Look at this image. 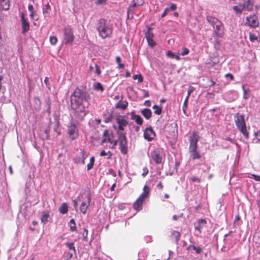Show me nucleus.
<instances>
[{"instance_id": "obj_32", "label": "nucleus", "mask_w": 260, "mask_h": 260, "mask_svg": "<svg viewBox=\"0 0 260 260\" xmlns=\"http://www.w3.org/2000/svg\"><path fill=\"white\" fill-rule=\"evenodd\" d=\"M245 2L241 4L244 6V9H246L248 11H250L252 9V5L250 4V0H245Z\"/></svg>"}, {"instance_id": "obj_22", "label": "nucleus", "mask_w": 260, "mask_h": 260, "mask_svg": "<svg viewBox=\"0 0 260 260\" xmlns=\"http://www.w3.org/2000/svg\"><path fill=\"white\" fill-rule=\"evenodd\" d=\"M207 21L209 22L213 28L217 24H219V21L217 18L212 16H207Z\"/></svg>"}, {"instance_id": "obj_58", "label": "nucleus", "mask_w": 260, "mask_h": 260, "mask_svg": "<svg viewBox=\"0 0 260 260\" xmlns=\"http://www.w3.org/2000/svg\"><path fill=\"white\" fill-rule=\"evenodd\" d=\"M169 11V9L168 8H166L165 11L161 14V18H163L165 16H166V15L167 14V13H168Z\"/></svg>"}, {"instance_id": "obj_54", "label": "nucleus", "mask_w": 260, "mask_h": 260, "mask_svg": "<svg viewBox=\"0 0 260 260\" xmlns=\"http://www.w3.org/2000/svg\"><path fill=\"white\" fill-rule=\"evenodd\" d=\"M143 172L142 175L143 177H145L148 173V169L147 168L144 167L143 169Z\"/></svg>"}, {"instance_id": "obj_23", "label": "nucleus", "mask_w": 260, "mask_h": 260, "mask_svg": "<svg viewBox=\"0 0 260 260\" xmlns=\"http://www.w3.org/2000/svg\"><path fill=\"white\" fill-rule=\"evenodd\" d=\"M170 237L172 240L177 243L180 238V234L178 231H173L171 233Z\"/></svg>"}, {"instance_id": "obj_43", "label": "nucleus", "mask_w": 260, "mask_h": 260, "mask_svg": "<svg viewBox=\"0 0 260 260\" xmlns=\"http://www.w3.org/2000/svg\"><path fill=\"white\" fill-rule=\"evenodd\" d=\"M108 154H109V156H108V159H110L111 158V156H112V154L110 152V151H108V152H106L105 150H102L101 152H100V156H105L106 155H107Z\"/></svg>"}, {"instance_id": "obj_9", "label": "nucleus", "mask_w": 260, "mask_h": 260, "mask_svg": "<svg viewBox=\"0 0 260 260\" xmlns=\"http://www.w3.org/2000/svg\"><path fill=\"white\" fill-rule=\"evenodd\" d=\"M245 25L252 28L257 27L259 25L257 16L255 14L247 16L246 18Z\"/></svg>"}, {"instance_id": "obj_4", "label": "nucleus", "mask_w": 260, "mask_h": 260, "mask_svg": "<svg viewBox=\"0 0 260 260\" xmlns=\"http://www.w3.org/2000/svg\"><path fill=\"white\" fill-rule=\"evenodd\" d=\"M234 120L237 129L246 139H248L249 138V133L247 129L244 115L237 113L235 115Z\"/></svg>"}, {"instance_id": "obj_46", "label": "nucleus", "mask_w": 260, "mask_h": 260, "mask_svg": "<svg viewBox=\"0 0 260 260\" xmlns=\"http://www.w3.org/2000/svg\"><path fill=\"white\" fill-rule=\"evenodd\" d=\"M133 2L135 3L137 6H141L144 4V0H133Z\"/></svg>"}, {"instance_id": "obj_39", "label": "nucleus", "mask_w": 260, "mask_h": 260, "mask_svg": "<svg viewBox=\"0 0 260 260\" xmlns=\"http://www.w3.org/2000/svg\"><path fill=\"white\" fill-rule=\"evenodd\" d=\"M133 79L134 80H136L138 79L139 83H141L143 81V78L142 76L141 75V74H140L139 75H134L133 76Z\"/></svg>"}, {"instance_id": "obj_63", "label": "nucleus", "mask_w": 260, "mask_h": 260, "mask_svg": "<svg viewBox=\"0 0 260 260\" xmlns=\"http://www.w3.org/2000/svg\"><path fill=\"white\" fill-rule=\"evenodd\" d=\"M253 179L257 181H260V176L256 175H252Z\"/></svg>"}, {"instance_id": "obj_27", "label": "nucleus", "mask_w": 260, "mask_h": 260, "mask_svg": "<svg viewBox=\"0 0 260 260\" xmlns=\"http://www.w3.org/2000/svg\"><path fill=\"white\" fill-rule=\"evenodd\" d=\"M186 249L187 250L192 249L196 251L197 254H200L202 251V249L200 247L196 246L194 245H189L186 247Z\"/></svg>"}, {"instance_id": "obj_28", "label": "nucleus", "mask_w": 260, "mask_h": 260, "mask_svg": "<svg viewBox=\"0 0 260 260\" xmlns=\"http://www.w3.org/2000/svg\"><path fill=\"white\" fill-rule=\"evenodd\" d=\"M59 212L62 214L68 212V206L66 203H62L59 208Z\"/></svg>"}, {"instance_id": "obj_3", "label": "nucleus", "mask_w": 260, "mask_h": 260, "mask_svg": "<svg viewBox=\"0 0 260 260\" xmlns=\"http://www.w3.org/2000/svg\"><path fill=\"white\" fill-rule=\"evenodd\" d=\"M200 139V136L197 132H193L189 137V152L190 157L192 159H199L201 155L197 151L198 142Z\"/></svg>"}, {"instance_id": "obj_29", "label": "nucleus", "mask_w": 260, "mask_h": 260, "mask_svg": "<svg viewBox=\"0 0 260 260\" xmlns=\"http://www.w3.org/2000/svg\"><path fill=\"white\" fill-rule=\"evenodd\" d=\"M135 10L136 9L131 5L128 7L127 11V16L128 19H132L134 18L133 14Z\"/></svg>"}, {"instance_id": "obj_53", "label": "nucleus", "mask_w": 260, "mask_h": 260, "mask_svg": "<svg viewBox=\"0 0 260 260\" xmlns=\"http://www.w3.org/2000/svg\"><path fill=\"white\" fill-rule=\"evenodd\" d=\"M166 55L172 58H174L175 57V54L171 51H168L166 53Z\"/></svg>"}, {"instance_id": "obj_38", "label": "nucleus", "mask_w": 260, "mask_h": 260, "mask_svg": "<svg viewBox=\"0 0 260 260\" xmlns=\"http://www.w3.org/2000/svg\"><path fill=\"white\" fill-rule=\"evenodd\" d=\"M189 97L186 96L185 99L184 100L182 110L184 113H185V111L187 108V104H188V101Z\"/></svg>"}, {"instance_id": "obj_25", "label": "nucleus", "mask_w": 260, "mask_h": 260, "mask_svg": "<svg viewBox=\"0 0 260 260\" xmlns=\"http://www.w3.org/2000/svg\"><path fill=\"white\" fill-rule=\"evenodd\" d=\"M142 115L146 119H149L152 116V112L150 109L145 108L141 111Z\"/></svg>"}, {"instance_id": "obj_49", "label": "nucleus", "mask_w": 260, "mask_h": 260, "mask_svg": "<svg viewBox=\"0 0 260 260\" xmlns=\"http://www.w3.org/2000/svg\"><path fill=\"white\" fill-rule=\"evenodd\" d=\"M188 53H189V50L187 48L184 47L182 48V51L181 53V55L182 56L186 55L188 54Z\"/></svg>"}, {"instance_id": "obj_15", "label": "nucleus", "mask_w": 260, "mask_h": 260, "mask_svg": "<svg viewBox=\"0 0 260 260\" xmlns=\"http://www.w3.org/2000/svg\"><path fill=\"white\" fill-rule=\"evenodd\" d=\"M87 201L82 202L80 207V211L84 214H85L87 209L90 206L91 198L90 194H88L86 196Z\"/></svg>"}, {"instance_id": "obj_61", "label": "nucleus", "mask_w": 260, "mask_h": 260, "mask_svg": "<svg viewBox=\"0 0 260 260\" xmlns=\"http://www.w3.org/2000/svg\"><path fill=\"white\" fill-rule=\"evenodd\" d=\"M111 120H112V117H111V116H110L108 117H106L105 119L104 122H105V123H109L110 121H111Z\"/></svg>"}, {"instance_id": "obj_6", "label": "nucleus", "mask_w": 260, "mask_h": 260, "mask_svg": "<svg viewBox=\"0 0 260 260\" xmlns=\"http://www.w3.org/2000/svg\"><path fill=\"white\" fill-rule=\"evenodd\" d=\"M116 134L119 136L118 145L120 152L123 154H126L128 152V145L126 133L116 132Z\"/></svg>"}, {"instance_id": "obj_55", "label": "nucleus", "mask_w": 260, "mask_h": 260, "mask_svg": "<svg viewBox=\"0 0 260 260\" xmlns=\"http://www.w3.org/2000/svg\"><path fill=\"white\" fill-rule=\"evenodd\" d=\"M242 89H243V92H244L243 98L245 99H247L248 96H247V91H246V89L245 88L244 86H243V85L242 86Z\"/></svg>"}, {"instance_id": "obj_26", "label": "nucleus", "mask_w": 260, "mask_h": 260, "mask_svg": "<svg viewBox=\"0 0 260 260\" xmlns=\"http://www.w3.org/2000/svg\"><path fill=\"white\" fill-rule=\"evenodd\" d=\"M128 106V102L126 101H119L116 105V108H119L122 110H125Z\"/></svg>"}, {"instance_id": "obj_35", "label": "nucleus", "mask_w": 260, "mask_h": 260, "mask_svg": "<svg viewBox=\"0 0 260 260\" xmlns=\"http://www.w3.org/2000/svg\"><path fill=\"white\" fill-rule=\"evenodd\" d=\"M121 59L119 56H117L116 57V62L118 64V69H123L124 67V65L123 63H121Z\"/></svg>"}, {"instance_id": "obj_16", "label": "nucleus", "mask_w": 260, "mask_h": 260, "mask_svg": "<svg viewBox=\"0 0 260 260\" xmlns=\"http://www.w3.org/2000/svg\"><path fill=\"white\" fill-rule=\"evenodd\" d=\"M214 33L218 37H222L224 34V28L222 23L221 21L219 22V24H217L214 28Z\"/></svg>"}, {"instance_id": "obj_11", "label": "nucleus", "mask_w": 260, "mask_h": 260, "mask_svg": "<svg viewBox=\"0 0 260 260\" xmlns=\"http://www.w3.org/2000/svg\"><path fill=\"white\" fill-rule=\"evenodd\" d=\"M64 41L66 44L71 45L74 40V36L72 28L66 27L63 29Z\"/></svg>"}, {"instance_id": "obj_34", "label": "nucleus", "mask_w": 260, "mask_h": 260, "mask_svg": "<svg viewBox=\"0 0 260 260\" xmlns=\"http://www.w3.org/2000/svg\"><path fill=\"white\" fill-rule=\"evenodd\" d=\"M152 108L154 110V113L157 115H160L162 112V108L156 105H153Z\"/></svg>"}, {"instance_id": "obj_5", "label": "nucleus", "mask_w": 260, "mask_h": 260, "mask_svg": "<svg viewBox=\"0 0 260 260\" xmlns=\"http://www.w3.org/2000/svg\"><path fill=\"white\" fill-rule=\"evenodd\" d=\"M150 192V188L145 185L143 187V192L139 196L138 199L134 203L133 207L137 211H140L142 209V205L145 200L148 197Z\"/></svg>"}, {"instance_id": "obj_60", "label": "nucleus", "mask_w": 260, "mask_h": 260, "mask_svg": "<svg viewBox=\"0 0 260 260\" xmlns=\"http://www.w3.org/2000/svg\"><path fill=\"white\" fill-rule=\"evenodd\" d=\"M225 77L230 78L231 80H233L234 79V76L231 73H228L225 74Z\"/></svg>"}, {"instance_id": "obj_10", "label": "nucleus", "mask_w": 260, "mask_h": 260, "mask_svg": "<svg viewBox=\"0 0 260 260\" xmlns=\"http://www.w3.org/2000/svg\"><path fill=\"white\" fill-rule=\"evenodd\" d=\"M67 133L71 140H74L76 139L79 135L78 129L76 124L71 122L70 124L68 126Z\"/></svg>"}, {"instance_id": "obj_24", "label": "nucleus", "mask_w": 260, "mask_h": 260, "mask_svg": "<svg viewBox=\"0 0 260 260\" xmlns=\"http://www.w3.org/2000/svg\"><path fill=\"white\" fill-rule=\"evenodd\" d=\"M51 11V6L47 3L42 8L43 14L45 17H48L50 15V12Z\"/></svg>"}, {"instance_id": "obj_59", "label": "nucleus", "mask_w": 260, "mask_h": 260, "mask_svg": "<svg viewBox=\"0 0 260 260\" xmlns=\"http://www.w3.org/2000/svg\"><path fill=\"white\" fill-rule=\"evenodd\" d=\"M94 164L89 162L87 165V170L89 171L91 170L93 167Z\"/></svg>"}, {"instance_id": "obj_64", "label": "nucleus", "mask_w": 260, "mask_h": 260, "mask_svg": "<svg viewBox=\"0 0 260 260\" xmlns=\"http://www.w3.org/2000/svg\"><path fill=\"white\" fill-rule=\"evenodd\" d=\"M143 91L144 92V95H143L144 98H147L149 96V92H148V91H147L145 89H143Z\"/></svg>"}, {"instance_id": "obj_31", "label": "nucleus", "mask_w": 260, "mask_h": 260, "mask_svg": "<svg viewBox=\"0 0 260 260\" xmlns=\"http://www.w3.org/2000/svg\"><path fill=\"white\" fill-rule=\"evenodd\" d=\"M49 217V213L47 212H43L42 213V216L41 218V220L42 222L44 223H46L48 221V218Z\"/></svg>"}, {"instance_id": "obj_12", "label": "nucleus", "mask_w": 260, "mask_h": 260, "mask_svg": "<svg viewBox=\"0 0 260 260\" xmlns=\"http://www.w3.org/2000/svg\"><path fill=\"white\" fill-rule=\"evenodd\" d=\"M21 22L22 27V34H24L27 32L30 28L29 22L28 19L25 17L23 13L21 14Z\"/></svg>"}, {"instance_id": "obj_7", "label": "nucleus", "mask_w": 260, "mask_h": 260, "mask_svg": "<svg viewBox=\"0 0 260 260\" xmlns=\"http://www.w3.org/2000/svg\"><path fill=\"white\" fill-rule=\"evenodd\" d=\"M116 122L118 124L116 128L113 125V127L116 130V132H123L125 127L128 125V122L125 116H118L116 118Z\"/></svg>"}, {"instance_id": "obj_14", "label": "nucleus", "mask_w": 260, "mask_h": 260, "mask_svg": "<svg viewBox=\"0 0 260 260\" xmlns=\"http://www.w3.org/2000/svg\"><path fill=\"white\" fill-rule=\"evenodd\" d=\"M151 28L149 27L147 29V31L145 34V37L147 39L149 45L151 47H154L156 45V43L153 40L154 35L151 31Z\"/></svg>"}, {"instance_id": "obj_45", "label": "nucleus", "mask_w": 260, "mask_h": 260, "mask_svg": "<svg viewBox=\"0 0 260 260\" xmlns=\"http://www.w3.org/2000/svg\"><path fill=\"white\" fill-rule=\"evenodd\" d=\"M33 15L30 16L31 19L35 20L36 21H38L39 19V15L37 14L36 12L34 11V12L32 13Z\"/></svg>"}, {"instance_id": "obj_20", "label": "nucleus", "mask_w": 260, "mask_h": 260, "mask_svg": "<svg viewBox=\"0 0 260 260\" xmlns=\"http://www.w3.org/2000/svg\"><path fill=\"white\" fill-rule=\"evenodd\" d=\"M207 221L204 219H200L198 220L197 225L194 227V229L198 231L199 233H201V229L206 224Z\"/></svg>"}, {"instance_id": "obj_52", "label": "nucleus", "mask_w": 260, "mask_h": 260, "mask_svg": "<svg viewBox=\"0 0 260 260\" xmlns=\"http://www.w3.org/2000/svg\"><path fill=\"white\" fill-rule=\"evenodd\" d=\"M107 1V0H98L95 2V4L96 5H105Z\"/></svg>"}, {"instance_id": "obj_30", "label": "nucleus", "mask_w": 260, "mask_h": 260, "mask_svg": "<svg viewBox=\"0 0 260 260\" xmlns=\"http://www.w3.org/2000/svg\"><path fill=\"white\" fill-rule=\"evenodd\" d=\"M244 9V6L240 4L239 6H235L233 7V10L236 14H241L242 11Z\"/></svg>"}, {"instance_id": "obj_51", "label": "nucleus", "mask_w": 260, "mask_h": 260, "mask_svg": "<svg viewBox=\"0 0 260 260\" xmlns=\"http://www.w3.org/2000/svg\"><path fill=\"white\" fill-rule=\"evenodd\" d=\"M95 73L97 75V76H100L101 74V71L100 70V67L98 66L97 64H95Z\"/></svg>"}, {"instance_id": "obj_1", "label": "nucleus", "mask_w": 260, "mask_h": 260, "mask_svg": "<svg viewBox=\"0 0 260 260\" xmlns=\"http://www.w3.org/2000/svg\"><path fill=\"white\" fill-rule=\"evenodd\" d=\"M89 103L86 99V93L77 87L71 96V106L75 112L76 118L79 121L84 120L87 114L86 109Z\"/></svg>"}, {"instance_id": "obj_2", "label": "nucleus", "mask_w": 260, "mask_h": 260, "mask_svg": "<svg viewBox=\"0 0 260 260\" xmlns=\"http://www.w3.org/2000/svg\"><path fill=\"white\" fill-rule=\"evenodd\" d=\"M96 29L99 36L103 39L110 37L113 32V26L105 18H101L96 24Z\"/></svg>"}, {"instance_id": "obj_41", "label": "nucleus", "mask_w": 260, "mask_h": 260, "mask_svg": "<svg viewBox=\"0 0 260 260\" xmlns=\"http://www.w3.org/2000/svg\"><path fill=\"white\" fill-rule=\"evenodd\" d=\"M50 42L52 45H55L57 42V39L55 36H51L49 38Z\"/></svg>"}, {"instance_id": "obj_36", "label": "nucleus", "mask_w": 260, "mask_h": 260, "mask_svg": "<svg viewBox=\"0 0 260 260\" xmlns=\"http://www.w3.org/2000/svg\"><path fill=\"white\" fill-rule=\"evenodd\" d=\"M94 89L97 90H100L101 91H103L104 89L103 85L100 82H97L94 85Z\"/></svg>"}, {"instance_id": "obj_47", "label": "nucleus", "mask_w": 260, "mask_h": 260, "mask_svg": "<svg viewBox=\"0 0 260 260\" xmlns=\"http://www.w3.org/2000/svg\"><path fill=\"white\" fill-rule=\"evenodd\" d=\"M111 142H110V143L113 144V146H112V147H111V148L114 149L115 148V146L117 145V144L119 143V136H118L117 140H111Z\"/></svg>"}, {"instance_id": "obj_42", "label": "nucleus", "mask_w": 260, "mask_h": 260, "mask_svg": "<svg viewBox=\"0 0 260 260\" xmlns=\"http://www.w3.org/2000/svg\"><path fill=\"white\" fill-rule=\"evenodd\" d=\"M249 40L251 42H254L255 40H257V37L253 33H249Z\"/></svg>"}, {"instance_id": "obj_8", "label": "nucleus", "mask_w": 260, "mask_h": 260, "mask_svg": "<svg viewBox=\"0 0 260 260\" xmlns=\"http://www.w3.org/2000/svg\"><path fill=\"white\" fill-rule=\"evenodd\" d=\"M150 157L156 164L159 165L162 162L164 155L159 148H155L151 152Z\"/></svg>"}, {"instance_id": "obj_62", "label": "nucleus", "mask_w": 260, "mask_h": 260, "mask_svg": "<svg viewBox=\"0 0 260 260\" xmlns=\"http://www.w3.org/2000/svg\"><path fill=\"white\" fill-rule=\"evenodd\" d=\"M44 83L46 85V86L49 87L50 84H49V78L46 77H45V79H44Z\"/></svg>"}, {"instance_id": "obj_48", "label": "nucleus", "mask_w": 260, "mask_h": 260, "mask_svg": "<svg viewBox=\"0 0 260 260\" xmlns=\"http://www.w3.org/2000/svg\"><path fill=\"white\" fill-rule=\"evenodd\" d=\"M190 180L192 182H198V183L201 182V179L196 176H192L190 178Z\"/></svg>"}, {"instance_id": "obj_13", "label": "nucleus", "mask_w": 260, "mask_h": 260, "mask_svg": "<svg viewBox=\"0 0 260 260\" xmlns=\"http://www.w3.org/2000/svg\"><path fill=\"white\" fill-rule=\"evenodd\" d=\"M155 136V133L151 127H147L144 131V139L148 141H152Z\"/></svg>"}, {"instance_id": "obj_33", "label": "nucleus", "mask_w": 260, "mask_h": 260, "mask_svg": "<svg viewBox=\"0 0 260 260\" xmlns=\"http://www.w3.org/2000/svg\"><path fill=\"white\" fill-rule=\"evenodd\" d=\"M69 224L70 225V228L71 231H72V232L76 231V223H75V221L74 219H71Z\"/></svg>"}, {"instance_id": "obj_57", "label": "nucleus", "mask_w": 260, "mask_h": 260, "mask_svg": "<svg viewBox=\"0 0 260 260\" xmlns=\"http://www.w3.org/2000/svg\"><path fill=\"white\" fill-rule=\"evenodd\" d=\"M168 8L169 9V10L174 11L177 9V6L175 4H172Z\"/></svg>"}, {"instance_id": "obj_56", "label": "nucleus", "mask_w": 260, "mask_h": 260, "mask_svg": "<svg viewBox=\"0 0 260 260\" xmlns=\"http://www.w3.org/2000/svg\"><path fill=\"white\" fill-rule=\"evenodd\" d=\"M254 135L255 138L257 139V140L260 141V128L259 131L255 133Z\"/></svg>"}, {"instance_id": "obj_17", "label": "nucleus", "mask_w": 260, "mask_h": 260, "mask_svg": "<svg viewBox=\"0 0 260 260\" xmlns=\"http://www.w3.org/2000/svg\"><path fill=\"white\" fill-rule=\"evenodd\" d=\"M131 118L132 120H134L135 122L139 125H142L143 123V119L139 115H137L135 111L131 112Z\"/></svg>"}, {"instance_id": "obj_21", "label": "nucleus", "mask_w": 260, "mask_h": 260, "mask_svg": "<svg viewBox=\"0 0 260 260\" xmlns=\"http://www.w3.org/2000/svg\"><path fill=\"white\" fill-rule=\"evenodd\" d=\"M10 8L9 0H0V11L8 10Z\"/></svg>"}, {"instance_id": "obj_50", "label": "nucleus", "mask_w": 260, "mask_h": 260, "mask_svg": "<svg viewBox=\"0 0 260 260\" xmlns=\"http://www.w3.org/2000/svg\"><path fill=\"white\" fill-rule=\"evenodd\" d=\"M28 10L30 12V16H32L33 15L32 13L34 12V11H35L34 6L31 4H29L28 6Z\"/></svg>"}, {"instance_id": "obj_44", "label": "nucleus", "mask_w": 260, "mask_h": 260, "mask_svg": "<svg viewBox=\"0 0 260 260\" xmlns=\"http://www.w3.org/2000/svg\"><path fill=\"white\" fill-rule=\"evenodd\" d=\"M195 90V88L194 87L192 86H189L187 90V95L186 96L189 97L190 94Z\"/></svg>"}, {"instance_id": "obj_40", "label": "nucleus", "mask_w": 260, "mask_h": 260, "mask_svg": "<svg viewBox=\"0 0 260 260\" xmlns=\"http://www.w3.org/2000/svg\"><path fill=\"white\" fill-rule=\"evenodd\" d=\"M83 232L82 233L83 236V240L84 241H87V235H88V230L86 228H83Z\"/></svg>"}, {"instance_id": "obj_18", "label": "nucleus", "mask_w": 260, "mask_h": 260, "mask_svg": "<svg viewBox=\"0 0 260 260\" xmlns=\"http://www.w3.org/2000/svg\"><path fill=\"white\" fill-rule=\"evenodd\" d=\"M113 137V134H110L108 129H105L103 134V138L101 144H103L106 142H112L111 137Z\"/></svg>"}, {"instance_id": "obj_19", "label": "nucleus", "mask_w": 260, "mask_h": 260, "mask_svg": "<svg viewBox=\"0 0 260 260\" xmlns=\"http://www.w3.org/2000/svg\"><path fill=\"white\" fill-rule=\"evenodd\" d=\"M86 151L83 149L80 152V156L75 159V162L76 164H85V160L87 157Z\"/></svg>"}, {"instance_id": "obj_37", "label": "nucleus", "mask_w": 260, "mask_h": 260, "mask_svg": "<svg viewBox=\"0 0 260 260\" xmlns=\"http://www.w3.org/2000/svg\"><path fill=\"white\" fill-rule=\"evenodd\" d=\"M65 245L70 249L73 250L74 252H76V248L74 246V244L73 242H67L65 243Z\"/></svg>"}]
</instances>
